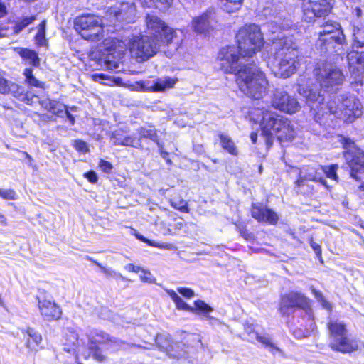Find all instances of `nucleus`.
I'll list each match as a JSON object with an SVG mask.
<instances>
[{
    "label": "nucleus",
    "mask_w": 364,
    "mask_h": 364,
    "mask_svg": "<svg viewBox=\"0 0 364 364\" xmlns=\"http://www.w3.org/2000/svg\"><path fill=\"white\" fill-rule=\"evenodd\" d=\"M297 91L306 98L317 122L333 114L346 122H352L363 114L360 102L353 95L348 93L342 95L338 97V101L332 100L326 104L317 85L309 87L299 85Z\"/></svg>",
    "instance_id": "obj_1"
},
{
    "label": "nucleus",
    "mask_w": 364,
    "mask_h": 364,
    "mask_svg": "<svg viewBox=\"0 0 364 364\" xmlns=\"http://www.w3.org/2000/svg\"><path fill=\"white\" fill-rule=\"evenodd\" d=\"M107 57L105 64L108 69L115 70L119 68V62L129 48L131 55L139 62L145 61L153 57L157 52L160 44L148 35L134 36L127 44L118 39H106Z\"/></svg>",
    "instance_id": "obj_2"
},
{
    "label": "nucleus",
    "mask_w": 364,
    "mask_h": 364,
    "mask_svg": "<svg viewBox=\"0 0 364 364\" xmlns=\"http://www.w3.org/2000/svg\"><path fill=\"white\" fill-rule=\"evenodd\" d=\"M269 53L267 64L277 77H289L300 65L299 52L291 36L278 35L273 38Z\"/></svg>",
    "instance_id": "obj_3"
},
{
    "label": "nucleus",
    "mask_w": 364,
    "mask_h": 364,
    "mask_svg": "<svg viewBox=\"0 0 364 364\" xmlns=\"http://www.w3.org/2000/svg\"><path fill=\"white\" fill-rule=\"evenodd\" d=\"M250 120L259 123L262 136L268 147L272 146L274 137L280 141L294 139L296 132L291 121L274 112L253 108L250 112Z\"/></svg>",
    "instance_id": "obj_4"
},
{
    "label": "nucleus",
    "mask_w": 364,
    "mask_h": 364,
    "mask_svg": "<svg viewBox=\"0 0 364 364\" xmlns=\"http://www.w3.org/2000/svg\"><path fill=\"white\" fill-rule=\"evenodd\" d=\"M235 82L240 90L250 98L259 100L267 93L269 82L255 63L245 65L235 77Z\"/></svg>",
    "instance_id": "obj_5"
},
{
    "label": "nucleus",
    "mask_w": 364,
    "mask_h": 364,
    "mask_svg": "<svg viewBox=\"0 0 364 364\" xmlns=\"http://www.w3.org/2000/svg\"><path fill=\"white\" fill-rule=\"evenodd\" d=\"M146 25L148 36H152L153 40L159 44L171 46L173 50H177L181 46L183 40V32L168 27L157 16L148 14L146 17Z\"/></svg>",
    "instance_id": "obj_6"
},
{
    "label": "nucleus",
    "mask_w": 364,
    "mask_h": 364,
    "mask_svg": "<svg viewBox=\"0 0 364 364\" xmlns=\"http://www.w3.org/2000/svg\"><path fill=\"white\" fill-rule=\"evenodd\" d=\"M352 32V50L347 56L349 70L353 78L352 84L362 85L364 80V28L353 26Z\"/></svg>",
    "instance_id": "obj_7"
},
{
    "label": "nucleus",
    "mask_w": 364,
    "mask_h": 364,
    "mask_svg": "<svg viewBox=\"0 0 364 364\" xmlns=\"http://www.w3.org/2000/svg\"><path fill=\"white\" fill-rule=\"evenodd\" d=\"M236 38L241 55L247 58L259 52L264 43L261 29L255 23L245 24L241 27Z\"/></svg>",
    "instance_id": "obj_8"
},
{
    "label": "nucleus",
    "mask_w": 364,
    "mask_h": 364,
    "mask_svg": "<svg viewBox=\"0 0 364 364\" xmlns=\"http://www.w3.org/2000/svg\"><path fill=\"white\" fill-rule=\"evenodd\" d=\"M317 46L322 51L338 53L345 43V36L338 23L327 21L319 27Z\"/></svg>",
    "instance_id": "obj_9"
},
{
    "label": "nucleus",
    "mask_w": 364,
    "mask_h": 364,
    "mask_svg": "<svg viewBox=\"0 0 364 364\" xmlns=\"http://www.w3.org/2000/svg\"><path fill=\"white\" fill-rule=\"evenodd\" d=\"M74 28L85 40L99 41L104 38L103 21L98 16L87 14L77 16Z\"/></svg>",
    "instance_id": "obj_10"
},
{
    "label": "nucleus",
    "mask_w": 364,
    "mask_h": 364,
    "mask_svg": "<svg viewBox=\"0 0 364 364\" xmlns=\"http://www.w3.org/2000/svg\"><path fill=\"white\" fill-rule=\"evenodd\" d=\"M249 59L241 55L239 48L234 46L223 48L218 55L220 70L225 73L234 74L235 77L245 65L251 64Z\"/></svg>",
    "instance_id": "obj_11"
},
{
    "label": "nucleus",
    "mask_w": 364,
    "mask_h": 364,
    "mask_svg": "<svg viewBox=\"0 0 364 364\" xmlns=\"http://www.w3.org/2000/svg\"><path fill=\"white\" fill-rule=\"evenodd\" d=\"M320 86L328 91L336 90L344 81L342 71L328 63H319L314 70Z\"/></svg>",
    "instance_id": "obj_12"
},
{
    "label": "nucleus",
    "mask_w": 364,
    "mask_h": 364,
    "mask_svg": "<svg viewBox=\"0 0 364 364\" xmlns=\"http://www.w3.org/2000/svg\"><path fill=\"white\" fill-rule=\"evenodd\" d=\"M294 308H299L304 311L309 322V331H314L315 323L312 318V310L310 308L309 299L302 294L291 291L282 297L280 311L282 314H288L289 310Z\"/></svg>",
    "instance_id": "obj_13"
},
{
    "label": "nucleus",
    "mask_w": 364,
    "mask_h": 364,
    "mask_svg": "<svg viewBox=\"0 0 364 364\" xmlns=\"http://www.w3.org/2000/svg\"><path fill=\"white\" fill-rule=\"evenodd\" d=\"M91 332L93 333L90 338L89 354L85 357H92L97 362H103L106 360L107 356L102 353L99 345L107 344L113 350H115L117 348L115 345L117 342L102 331L93 330Z\"/></svg>",
    "instance_id": "obj_14"
},
{
    "label": "nucleus",
    "mask_w": 364,
    "mask_h": 364,
    "mask_svg": "<svg viewBox=\"0 0 364 364\" xmlns=\"http://www.w3.org/2000/svg\"><path fill=\"white\" fill-rule=\"evenodd\" d=\"M332 9V0H303V18L310 22L316 17L328 14Z\"/></svg>",
    "instance_id": "obj_15"
},
{
    "label": "nucleus",
    "mask_w": 364,
    "mask_h": 364,
    "mask_svg": "<svg viewBox=\"0 0 364 364\" xmlns=\"http://www.w3.org/2000/svg\"><path fill=\"white\" fill-rule=\"evenodd\" d=\"M272 105L276 109L288 114L296 113L301 108L294 97L282 90H275L272 98Z\"/></svg>",
    "instance_id": "obj_16"
},
{
    "label": "nucleus",
    "mask_w": 364,
    "mask_h": 364,
    "mask_svg": "<svg viewBox=\"0 0 364 364\" xmlns=\"http://www.w3.org/2000/svg\"><path fill=\"white\" fill-rule=\"evenodd\" d=\"M37 299L39 311L45 320L52 321L60 318L61 309L50 296L46 293H40L37 296Z\"/></svg>",
    "instance_id": "obj_17"
},
{
    "label": "nucleus",
    "mask_w": 364,
    "mask_h": 364,
    "mask_svg": "<svg viewBox=\"0 0 364 364\" xmlns=\"http://www.w3.org/2000/svg\"><path fill=\"white\" fill-rule=\"evenodd\" d=\"M156 343L159 350L165 352L169 358H180L186 355L183 345L179 343L172 342L168 335H157L156 337Z\"/></svg>",
    "instance_id": "obj_18"
},
{
    "label": "nucleus",
    "mask_w": 364,
    "mask_h": 364,
    "mask_svg": "<svg viewBox=\"0 0 364 364\" xmlns=\"http://www.w3.org/2000/svg\"><path fill=\"white\" fill-rule=\"evenodd\" d=\"M345 158L350 168V176L358 180L357 175L364 173V152L359 149H348Z\"/></svg>",
    "instance_id": "obj_19"
},
{
    "label": "nucleus",
    "mask_w": 364,
    "mask_h": 364,
    "mask_svg": "<svg viewBox=\"0 0 364 364\" xmlns=\"http://www.w3.org/2000/svg\"><path fill=\"white\" fill-rule=\"evenodd\" d=\"M215 21L213 10L208 9L201 15L193 18L191 26L197 33L206 34L213 28V23Z\"/></svg>",
    "instance_id": "obj_20"
},
{
    "label": "nucleus",
    "mask_w": 364,
    "mask_h": 364,
    "mask_svg": "<svg viewBox=\"0 0 364 364\" xmlns=\"http://www.w3.org/2000/svg\"><path fill=\"white\" fill-rule=\"evenodd\" d=\"M328 346L331 350L342 353H350L359 348V341L348 335L330 340Z\"/></svg>",
    "instance_id": "obj_21"
},
{
    "label": "nucleus",
    "mask_w": 364,
    "mask_h": 364,
    "mask_svg": "<svg viewBox=\"0 0 364 364\" xmlns=\"http://www.w3.org/2000/svg\"><path fill=\"white\" fill-rule=\"evenodd\" d=\"M176 80L169 77H164L156 80H148L139 82L141 88L145 92H159L174 86Z\"/></svg>",
    "instance_id": "obj_22"
},
{
    "label": "nucleus",
    "mask_w": 364,
    "mask_h": 364,
    "mask_svg": "<svg viewBox=\"0 0 364 364\" xmlns=\"http://www.w3.org/2000/svg\"><path fill=\"white\" fill-rule=\"evenodd\" d=\"M251 214L259 222L275 224L279 220L276 212L260 204H252Z\"/></svg>",
    "instance_id": "obj_23"
},
{
    "label": "nucleus",
    "mask_w": 364,
    "mask_h": 364,
    "mask_svg": "<svg viewBox=\"0 0 364 364\" xmlns=\"http://www.w3.org/2000/svg\"><path fill=\"white\" fill-rule=\"evenodd\" d=\"M111 140L114 145L132 146L136 149H143V145L139 140L132 136L125 135L122 130H115L112 132Z\"/></svg>",
    "instance_id": "obj_24"
},
{
    "label": "nucleus",
    "mask_w": 364,
    "mask_h": 364,
    "mask_svg": "<svg viewBox=\"0 0 364 364\" xmlns=\"http://www.w3.org/2000/svg\"><path fill=\"white\" fill-rule=\"evenodd\" d=\"M6 73L0 70V93L3 95L11 94L16 97L21 95L23 92V87L18 84L5 78Z\"/></svg>",
    "instance_id": "obj_25"
},
{
    "label": "nucleus",
    "mask_w": 364,
    "mask_h": 364,
    "mask_svg": "<svg viewBox=\"0 0 364 364\" xmlns=\"http://www.w3.org/2000/svg\"><path fill=\"white\" fill-rule=\"evenodd\" d=\"M135 7L133 4H123L120 9L112 8L111 14H114L117 20L130 22L135 16Z\"/></svg>",
    "instance_id": "obj_26"
},
{
    "label": "nucleus",
    "mask_w": 364,
    "mask_h": 364,
    "mask_svg": "<svg viewBox=\"0 0 364 364\" xmlns=\"http://www.w3.org/2000/svg\"><path fill=\"white\" fill-rule=\"evenodd\" d=\"M329 332V341L347 335L348 329L346 323L338 319H331L327 323Z\"/></svg>",
    "instance_id": "obj_27"
},
{
    "label": "nucleus",
    "mask_w": 364,
    "mask_h": 364,
    "mask_svg": "<svg viewBox=\"0 0 364 364\" xmlns=\"http://www.w3.org/2000/svg\"><path fill=\"white\" fill-rule=\"evenodd\" d=\"M22 332H25L27 336L26 341V348H28L30 350L37 351L38 347L42 341L41 335L31 328L22 331Z\"/></svg>",
    "instance_id": "obj_28"
},
{
    "label": "nucleus",
    "mask_w": 364,
    "mask_h": 364,
    "mask_svg": "<svg viewBox=\"0 0 364 364\" xmlns=\"http://www.w3.org/2000/svg\"><path fill=\"white\" fill-rule=\"evenodd\" d=\"M245 331L246 332H253V334H254V336L255 338V339L261 343L262 344H263L265 347L268 348L269 350L273 353V354H275L276 353H282V350L278 348L271 341L270 338L269 337V336H267V335H259L258 333L257 332H255L252 328V326H247L245 327Z\"/></svg>",
    "instance_id": "obj_29"
},
{
    "label": "nucleus",
    "mask_w": 364,
    "mask_h": 364,
    "mask_svg": "<svg viewBox=\"0 0 364 364\" xmlns=\"http://www.w3.org/2000/svg\"><path fill=\"white\" fill-rule=\"evenodd\" d=\"M316 172V167H307L300 171L299 177L295 183L298 187L303 186L308 181H314Z\"/></svg>",
    "instance_id": "obj_30"
},
{
    "label": "nucleus",
    "mask_w": 364,
    "mask_h": 364,
    "mask_svg": "<svg viewBox=\"0 0 364 364\" xmlns=\"http://www.w3.org/2000/svg\"><path fill=\"white\" fill-rule=\"evenodd\" d=\"M139 140L141 142L142 139H149L154 141L159 147H161V142L159 139V136L155 129H148L144 127H141L137 129Z\"/></svg>",
    "instance_id": "obj_31"
},
{
    "label": "nucleus",
    "mask_w": 364,
    "mask_h": 364,
    "mask_svg": "<svg viewBox=\"0 0 364 364\" xmlns=\"http://www.w3.org/2000/svg\"><path fill=\"white\" fill-rule=\"evenodd\" d=\"M244 0H218L220 7L227 13L237 11L242 6Z\"/></svg>",
    "instance_id": "obj_32"
},
{
    "label": "nucleus",
    "mask_w": 364,
    "mask_h": 364,
    "mask_svg": "<svg viewBox=\"0 0 364 364\" xmlns=\"http://www.w3.org/2000/svg\"><path fill=\"white\" fill-rule=\"evenodd\" d=\"M166 291L173 301L178 309L191 312L194 311L193 307L188 305L173 289H166Z\"/></svg>",
    "instance_id": "obj_33"
},
{
    "label": "nucleus",
    "mask_w": 364,
    "mask_h": 364,
    "mask_svg": "<svg viewBox=\"0 0 364 364\" xmlns=\"http://www.w3.org/2000/svg\"><path fill=\"white\" fill-rule=\"evenodd\" d=\"M18 54L22 58L28 60L29 64L33 66L38 67L40 65V59L36 51L28 48H21Z\"/></svg>",
    "instance_id": "obj_34"
},
{
    "label": "nucleus",
    "mask_w": 364,
    "mask_h": 364,
    "mask_svg": "<svg viewBox=\"0 0 364 364\" xmlns=\"http://www.w3.org/2000/svg\"><path fill=\"white\" fill-rule=\"evenodd\" d=\"M42 106L54 114L63 113L66 109V105L54 100H46L42 102Z\"/></svg>",
    "instance_id": "obj_35"
},
{
    "label": "nucleus",
    "mask_w": 364,
    "mask_h": 364,
    "mask_svg": "<svg viewBox=\"0 0 364 364\" xmlns=\"http://www.w3.org/2000/svg\"><path fill=\"white\" fill-rule=\"evenodd\" d=\"M220 144L223 149L232 155H237V151L233 141L227 135L220 134L219 135Z\"/></svg>",
    "instance_id": "obj_36"
},
{
    "label": "nucleus",
    "mask_w": 364,
    "mask_h": 364,
    "mask_svg": "<svg viewBox=\"0 0 364 364\" xmlns=\"http://www.w3.org/2000/svg\"><path fill=\"white\" fill-rule=\"evenodd\" d=\"M136 237L139 240L144 242L152 247H158V248L164 249V250H171L174 249V246L170 243L158 242H155V241H151V240H149L145 238L143 235H141L140 234H136Z\"/></svg>",
    "instance_id": "obj_37"
},
{
    "label": "nucleus",
    "mask_w": 364,
    "mask_h": 364,
    "mask_svg": "<svg viewBox=\"0 0 364 364\" xmlns=\"http://www.w3.org/2000/svg\"><path fill=\"white\" fill-rule=\"evenodd\" d=\"M46 21H43L37 27L38 32L35 36V41L37 45L44 46L46 44L47 40L46 38Z\"/></svg>",
    "instance_id": "obj_38"
},
{
    "label": "nucleus",
    "mask_w": 364,
    "mask_h": 364,
    "mask_svg": "<svg viewBox=\"0 0 364 364\" xmlns=\"http://www.w3.org/2000/svg\"><path fill=\"white\" fill-rule=\"evenodd\" d=\"M23 75L26 77V81L31 86L36 87H43L44 83L36 79L32 73V70L30 68L25 69Z\"/></svg>",
    "instance_id": "obj_39"
},
{
    "label": "nucleus",
    "mask_w": 364,
    "mask_h": 364,
    "mask_svg": "<svg viewBox=\"0 0 364 364\" xmlns=\"http://www.w3.org/2000/svg\"><path fill=\"white\" fill-rule=\"evenodd\" d=\"M36 19L35 16H31L29 17H24L21 20L16 21V25L14 28V31L16 33H20L26 26L33 23Z\"/></svg>",
    "instance_id": "obj_40"
},
{
    "label": "nucleus",
    "mask_w": 364,
    "mask_h": 364,
    "mask_svg": "<svg viewBox=\"0 0 364 364\" xmlns=\"http://www.w3.org/2000/svg\"><path fill=\"white\" fill-rule=\"evenodd\" d=\"M195 307L193 312H197L198 314H203L204 315H207L208 313L213 311V309L205 304L204 301L201 300H197L194 303Z\"/></svg>",
    "instance_id": "obj_41"
},
{
    "label": "nucleus",
    "mask_w": 364,
    "mask_h": 364,
    "mask_svg": "<svg viewBox=\"0 0 364 364\" xmlns=\"http://www.w3.org/2000/svg\"><path fill=\"white\" fill-rule=\"evenodd\" d=\"M338 166L337 164H331L328 166H323V174L326 176L336 183L338 181V176L336 174V171L338 169Z\"/></svg>",
    "instance_id": "obj_42"
},
{
    "label": "nucleus",
    "mask_w": 364,
    "mask_h": 364,
    "mask_svg": "<svg viewBox=\"0 0 364 364\" xmlns=\"http://www.w3.org/2000/svg\"><path fill=\"white\" fill-rule=\"evenodd\" d=\"M170 203H171V206L173 208H175L182 213H189L188 203L185 200H183V199H178V200L171 199L170 200Z\"/></svg>",
    "instance_id": "obj_43"
},
{
    "label": "nucleus",
    "mask_w": 364,
    "mask_h": 364,
    "mask_svg": "<svg viewBox=\"0 0 364 364\" xmlns=\"http://www.w3.org/2000/svg\"><path fill=\"white\" fill-rule=\"evenodd\" d=\"M312 294L314 295L316 299L318 300V302H320L322 305V306L324 309H326L328 310H330L331 308V306L329 302H328L325 298L323 297L322 293L318 290H316L315 288L311 287V288Z\"/></svg>",
    "instance_id": "obj_44"
},
{
    "label": "nucleus",
    "mask_w": 364,
    "mask_h": 364,
    "mask_svg": "<svg viewBox=\"0 0 364 364\" xmlns=\"http://www.w3.org/2000/svg\"><path fill=\"white\" fill-rule=\"evenodd\" d=\"M0 197L4 200H14L17 199V195L14 189H1Z\"/></svg>",
    "instance_id": "obj_45"
},
{
    "label": "nucleus",
    "mask_w": 364,
    "mask_h": 364,
    "mask_svg": "<svg viewBox=\"0 0 364 364\" xmlns=\"http://www.w3.org/2000/svg\"><path fill=\"white\" fill-rule=\"evenodd\" d=\"M323 168L322 166H318L316 167V172L314 182H319L325 187L328 188V186L326 183V180L323 178Z\"/></svg>",
    "instance_id": "obj_46"
},
{
    "label": "nucleus",
    "mask_w": 364,
    "mask_h": 364,
    "mask_svg": "<svg viewBox=\"0 0 364 364\" xmlns=\"http://www.w3.org/2000/svg\"><path fill=\"white\" fill-rule=\"evenodd\" d=\"M140 279L142 282L149 284L156 282V279L153 277L151 273L145 269H141Z\"/></svg>",
    "instance_id": "obj_47"
},
{
    "label": "nucleus",
    "mask_w": 364,
    "mask_h": 364,
    "mask_svg": "<svg viewBox=\"0 0 364 364\" xmlns=\"http://www.w3.org/2000/svg\"><path fill=\"white\" fill-rule=\"evenodd\" d=\"M73 146L77 151L82 153H86L89 150L87 143L82 140L73 141Z\"/></svg>",
    "instance_id": "obj_48"
},
{
    "label": "nucleus",
    "mask_w": 364,
    "mask_h": 364,
    "mask_svg": "<svg viewBox=\"0 0 364 364\" xmlns=\"http://www.w3.org/2000/svg\"><path fill=\"white\" fill-rule=\"evenodd\" d=\"M156 7L159 9H166L169 7L173 0H149Z\"/></svg>",
    "instance_id": "obj_49"
},
{
    "label": "nucleus",
    "mask_w": 364,
    "mask_h": 364,
    "mask_svg": "<svg viewBox=\"0 0 364 364\" xmlns=\"http://www.w3.org/2000/svg\"><path fill=\"white\" fill-rule=\"evenodd\" d=\"M269 30L273 33H276L277 32L280 33L281 30H285L286 28H289V24H285L282 26L278 25L277 21H273L269 25Z\"/></svg>",
    "instance_id": "obj_50"
},
{
    "label": "nucleus",
    "mask_w": 364,
    "mask_h": 364,
    "mask_svg": "<svg viewBox=\"0 0 364 364\" xmlns=\"http://www.w3.org/2000/svg\"><path fill=\"white\" fill-rule=\"evenodd\" d=\"M177 291L182 296L188 299L192 298L195 295L194 291L190 288L180 287L177 289Z\"/></svg>",
    "instance_id": "obj_51"
},
{
    "label": "nucleus",
    "mask_w": 364,
    "mask_h": 364,
    "mask_svg": "<svg viewBox=\"0 0 364 364\" xmlns=\"http://www.w3.org/2000/svg\"><path fill=\"white\" fill-rule=\"evenodd\" d=\"M99 166L105 173H109L112 169V165L109 161L102 159L100 160Z\"/></svg>",
    "instance_id": "obj_52"
},
{
    "label": "nucleus",
    "mask_w": 364,
    "mask_h": 364,
    "mask_svg": "<svg viewBox=\"0 0 364 364\" xmlns=\"http://www.w3.org/2000/svg\"><path fill=\"white\" fill-rule=\"evenodd\" d=\"M85 177L87 178L88 181L92 183H95L97 181V176L95 171H90L85 173Z\"/></svg>",
    "instance_id": "obj_53"
},
{
    "label": "nucleus",
    "mask_w": 364,
    "mask_h": 364,
    "mask_svg": "<svg viewBox=\"0 0 364 364\" xmlns=\"http://www.w3.org/2000/svg\"><path fill=\"white\" fill-rule=\"evenodd\" d=\"M101 271L107 277H114L116 275V272L111 268L101 267Z\"/></svg>",
    "instance_id": "obj_54"
},
{
    "label": "nucleus",
    "mask_w": 364,
    "mask_h": 364,
    "mask_svg": "<svg viewBox=\"0 0 364 364\" xmlns=\"http://www.w3.org/2000/svg\"><path fill=\"white\" fill-rule=\"evenodd\" d=\"M125 269L129 272H133L138 273L141 271V268L139 266H135L132 264H129L126 265Z\"/></svg>",
    "instance_id": "obj_55"
},
{
    "label": "nucleus",
    "mask_w": 364,
    "mask_h": 364,
    "mask_svg": "<svg viewBox=\"0 0 364 364\" xmlns=\"http://www.w3.org/2000/svg\"><path fill=\"white\" fill-rule=\"evenodd\" d=\"M65 113L66 114L68 120L70 122L71 125H73L75 122V117L70 112L68 107H66V109H65Z\"/></svg>",
    "instance_id": "obj_56"
},
{
    "label": "nucleus",
    "mask_w": 364,
    "mask_h": 364,
    "mask_svg": "<svg viewBox=\"0 0 364 364\" xmlns=\"http://www.w3.org/2000/svg\"><path fill=\"white\" fill-rule=\"evenodd\" d=\"M343 144L345 149H350L353 147L354 142L348 138H344Z\"/></svg>",
    "instance_id": "obj_57"
},
{
    "label": "nucleus",
    "mask_w": 364,
    "mask_h": 364,
    "mask_svg": "<svg viewBox=\"0 0 364 364\" xmlns=\"http://www.w3.org/2000/svg\"><path fill=\"white\" fill-rule=\"evenodd\" d=\"M311 247L314 249L316 255H321V249L318 244L311 241Z\"/></svg>",
    "instance_id": "obj_58"
},
{
    "label": "nucleus",
    "mask_w": 364,
    "mask_h": 364,
    "mask_svg": "<svg viewBox=\"0 0 364 364\" xmlns=\"http://www.w3.org/2000/svg\"><path fill=\"white\" fill-rule=\"evenodd\" d=\"M160 151V154L161 157L167 161V162H170L171 161L168 159V153L164 150H163V144H161V147H159Z\"/></svg>",
    "instance_id": "obj_59"
},
{
    "label": "nucleus",
    "mask_w": 364,
    "mask_h": 364,
    "mask_svg": "<svg viewBox=\"0 0 364 364\" xmlns=\"http://www.w3.org/2000/svg\"><path fill=\"white\" fill-rule=\"evenodd\" d=\"M6 14V6L0 2V18L4 16Z\"/></svg>",
    "instance_id": "obj_60"
},
{
    "label": "nucleus",
    "mask_w": 364,
    "mask_h": 364,
    "mask_svg": "<svg viewBox=\"0 0 364 364\" xmlns=\"http://www.w3.org/2000/svg\"><path fill=\"white\" fill-rule=\"evenodd\" d=\"M93 77L96 81H97L98 80H104L106 78L105 75L102 73L95 74L93 75Z\"/></svg>",
    "instance_id": "obj_61"
},
{
    "label": "nucleus",
    "mask_w": 364,
    "mask_h": 364,
    "mask_svg": "<svg viewBox=\"0 0 364 364\" xmlns=\"http://www.w3.org/2000/svg\"><path fill=\"white\" fill-rule=\"evenodd\" d=\"M0 223L6 225L7 224L6 218L0 213Z\"/></svg>",
    "instance_id": "obj_62"
},
{
    "label": "nucleus",
    "mask_w": 364,
    "mask_h": 364,
    "mask_svg": "<svg viewBox=\"0 0 364 364\" xmlns=\"http://www.w3.org/2000/svg\"><path fill=\"white\" fill-rule=\"evenodd\" d=\"M0 223L6 225L7 224L6 218L0 213Z\"/></svg>",
    "instance_id": "obj_63"
},
{
    "label": "nucleus",
    "mask_w": 364,
    "mask_h": 364,
    "mask_svg": "<svg viewBox=\"0 0 364 364\" xmlns=\"http://www.w3.org/2000/svg\"><path fill=\"white\" fill-rule=\"evenodd\" d=\"M250 139L252 143H256L257 139V134L256 132H252L250 134Z\"/></svg>",
    "instance_id": "obj_64"
}]
</instances>
